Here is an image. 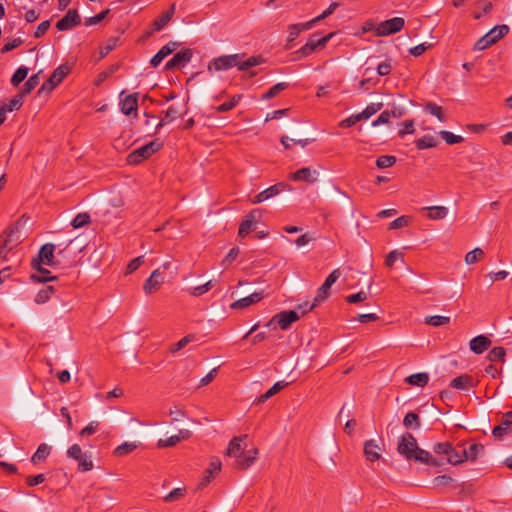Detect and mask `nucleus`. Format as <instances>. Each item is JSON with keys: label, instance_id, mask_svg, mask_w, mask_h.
<instances>
[{"label": "nucleus", "instance_id": "15", "mask_svg": "<svg viewBox=\"0 0 512 512\" xmlns=\"http://www.w3.org/2000/svg\"><path fill=\"white\" fill-rule=\"evenodd\" d=\"M275 319H278V325L282 330H287L299 319V314L295 310L281 311L275 315Z\"/></svg>", "mask_w": 512, "mask_h": 512}, {"label": "nucleus", "instance_id": "23", "mask_svg": "<svg viewBox=\"0 0 512 512\" xmlns=\"http://www.w3.org/2000/svg\"><path fill=\"white\" fill-rule=\"evenodd\" d=\"M258 449L254 448L247 452L243 451L242 458L236 460V467L239 469H247L257 459Z\"/></svg>", "mask_w": 512, "mask_h": 512}, {"label": "nucleus", "instance_id": "64", "mask_svg": "<svg viewBox=\"0 0 512 512\" xmlns=\"http://www.w3.org/2000/svg\"><path fill=\"white\" fill-rule=\"evenodd\" d=\"M239 253H240V250L237 246H234L233 248H231L230 251L228 252V254L226 255V257L223 259L222 265L223 266L230 265L238 257Z\"/></svg>", "mask_w": 512, "mask_h": 512}, {"label": "nucleus", "instance_id": "44", "mask_svg": "<svg viewBox=\"0 0 512 512\" xmlns=\"http://www.w3.org/2000/svg\"><path fill=\"white\" fill-rule=\"evenodd\" d=\"M424 110L437 117L441 122H444L446 119H445V116H444V113H443V109L441 106L433 103V102H428L425 107H424Z\"/></svg>", "mask_w": 512, "mask_h": 512}, {"label": "nucleus", "instance_id": "16", "mask_svg": "<svg viewBox=\"0 0 512 512\" xmlns=\"http://www.w3.org/2000/svg\"><path fill=\"white\" fill-rule=\"evenodd\" d=\"M246 438L247 435L233 437L228 444L226 455L229 457H235L236 460L242 458L244 449L241 446V442Z\"/></svg>", "mask_w": 512, "mask_h": 512}, {"label": "nucleus", "instance_id": "39", "mask_svg": "<svg viewBox=\"0 0 512 512\" xmlns=\"http://www.w3.org/2000/svg\"><path fill=\"white\" fill-rule=\"evenodd\" d=\"M289 87L287 82H279L272 86L267 92L262 95L263 100H269L277 96L280 92L284 91Z\"/></svg>", "mask_w": 512, "mask_h": 512}, {"label": "nucleus", "instance_id": "26", "mask_svg": "<svg viewBox=\"0 0 512 512\" xmlns=\"http://www.w3.org/2000/svg\"><path fill=\"white\" fill-rule=\"evenodd\" d=\"M180 115L181 114H180L179 110L176 107L170 106L167 109V111L165 112L164 117L157 124V126L155 128V133H157L166 124H169L172 121H174L175 119H177Z\"/></svg>", "mask_w": 512, "mask_h": 512}, {"label": "nucleus", "instance_id": "37", "mask_svg": "<svg viewBox=\"0 0 512 512\" xmlns=\"http://www.w3.org/2000/svg\"><path fill=\"white\" fill-rule=\"evenodd\" d=\"M379 319H380V316L377 312L361 313V312L354 311V321H357L360 324L376 322Z\"/></svg>", "mask_w": 512, "mask_h": 512}, {"label": "nucleus", "instance_id": "28", "mask_svg": "<svg viewBox=\"0 0 512 512\" xmlns=\"http://www.w3.org/2000/svg\"><path fill=\"white\" fill-rule=\"evenodd\" d=\"M411 460H415L424 464L437 465V462L433 458V456L429 452L419 448L418 446L417 449L415 450V453L412 454Z\"/></svg>", "mask_w": 512, "mask_h": 512}, {"label": "nucleus", "instance_id": "7", "mask_svg": "<svg viewBox=\"0 0 512 512\" xmlns=\"http://www.w3.org/2000/svg\"><path fill=\"white\" fill-rule=\"evenodd\" d=\"M19 225V222L10 225L7 230L0 235V243H3V246H9L13 249L22 242Z\"/></svg>", "mask_w": 512, "mask_h": 512}, {"label": "nucleus", "instance_id": "21", "mask_svg": "<svg viewBox=\"0 0 512 512\" xmlns=\"http://www.w3.org/2000/svg\"><path fill=\"white\" fill-rule=\"evenodd\" d=\"M176 5L173 3L169 9L165 12H163L158 18H156L152 22V27L156 31L162 30L172 19L173 15L175 14Z\"/></svg>", "mask_w": 512, "mask_h": 512}, {"label": "nucleus", "instance_id": "57", "mask_svg": "<svg viewBox=\"0 0 512 512\" xmlns=\"http://www.w3.org/2000/svg\"><path fill=\"white\" fill-rule=\"evenodd\" d=\"M221 467V461L218 458H212L205 473L215 477L221 471Z\"/></svg>", "mask_w": 512, "mask_h": 512}, {"label": "nucleus", "instance_id": "35", "mask_svg": "<svg viewBox=\"0 0 512 512\" xmlns=\"http://www.w3.org/2000/svg\"><path fill=\"white\" fill-rule=\"evenodd\" d=\"M362 276H363V282H364V285L367 288V291L360 290V291L354 293V305H357L360 302L368 299L369 290H370V287L372 285L371 277L366 276L365 274H363Z\"/></svg>", "mask_w": 512, "mask_h": 512}, {"label": "nucleus", "instance_id": "48", "mask_svg": "<svg viewBox=\"0 0 512 512\" xmlns=\"http://www.w3.org/2000/svg\"><path fill=\"white\" fill-rule=\"evenodd\" d=\"M136 448H137V444L135 442H125L115 448L114 455L118 456V457H122V456H125V455L131 453Z\"/></svg>", "mask_w": 512, "mask_h": 512}, {"label": "nucleus", "instance_id": "5", "mask_svg": "<svg viewBox=\"0 0 512 512\" xmlns=\"http://www.w3.org/2000/svg\"><path fill=\"white\" fill-rule=\"evenodd\" d=\"M67 456L78 462V470L81 472L91 471L94 467L91 456L83 453L78 444H73L68 448Z\"/></svg>", "mask_w": 512, "mask_h": 512}, {"label": "nucleus", "instance_id": "2", "mask_svg": "<svg viewBox=\"0 0 512 512\" xmlns=\"http://www.w3.org/2000/svg\"><path fill=\"white\" fill-rule=\"evenodd\" d=\"M264 62L262 56H251L244 60V54L223 55L214 58L208 64V71H225L232 67H237L239 71H246L254 66Z\"/></svg>", "mask_w": 512, "mask_h": 512}, {"label": "nucleus", "instance_id": "19", "mask_svg": "<svg viewBox=\"0 0 512 512\" xmlns=\"http://www.w3.org/2000/svg\"><path fill=\"white\" fill-rule=\"evenodd\" d=\"M469 345L474 353L482 354L491 346V340L485 335H478L470 341Z\"/></svg>", "mask_w": 512, "mask_h": 512}, {"label": "nucleus", "instance_id": "63", "mask_svg": "<svg viewBox=\"0 0 512 512\" xmlns=\"http://www.w3.org/2000/svg\"><path fill=\"white\" fill-rule=\"evenodd\" d=\"M177 443H179V438L177 435H173L167 439H159L157 442L158 448H167V447H173Z\"/></svg>", "mask_w": 512, "mask_h": 512}, {"label": "nucleus", "instance_id": "22", "mask_svg": "<svg viewBox=\"0 0 512 512\" xmlns=\"http://www.w3.org/2000/svg\"><path fill=\"white\" fill-rule=\"evenodd\" d=\"M313 25H314V21H308L306 23L290 25L288 27L289 35L287 38V48H291L289 44L291 42H293L302 31L311 29L313 27Z\"/></svg>", "mask_w": 512, "mask_h": 512}, {"label": "nucleus", "instance_id": "53", "mask_svg": "<svg viewBox=\"0 0 512 512\" xmlns=\"http://www.w3.org/2000/svg\"><path fill=\"white\" fill-rule=\"evenodd\" d=\"M506 351L503 347H494L488 353L487 358L491 361H504Z\"/></svg>", "mask_w": 512, "mask_h": 512}, {"label": "nucleus", "instance_id": "25", "mask_svg": "<svg viewBox=\"0 0 512 512\" xmlns=\"http://www.w3.org/2000/svg\"><path fill=\"white\" fill-rule=\"evenodd\" d=\"M383 107L381 102L369 104L362 112L354 116V123L361 120H367Z\"/></svg>", "mask_w": 512, "mask_h": 512}, {"label": "nucleus", "instance_id": "20", "mask_svg": "<svg viewBox=\"0 0 512 512\" xmlns=\"http://www.w3.org/2000/svg\"><path fill=\"white\" fill-rule=\"evenodd\" d=\"M69 72L70 67L67 64H62L59 67H57L48 78L49 86L51 88H55L56 86H58L63 81V79L68 75Z\"/></svg>", "mask_w": 512, "mask_h": 512}, {"label": "nucleus", "instance_id": "14", "mask_svg": "<svg viewBox=\"0 0 512 512\" xmlns=\"http://www.w3.org/2000/svg\"><path fill=\"white\" fill-rule=\"evenodd\" d=\"M319 172L309 167H303L291 175L293 181H304L307 183H314L317 181Z\"/></svg>", "mask_w": 512, "mask_h": 512}, {"label": "nucleus", "instance_id": "61", "mask_svg": "<svg viewBox=\"0 0 512 512\" xmlns=\"http://www.w3.org/2000/svg\"><path fill=\"white\" fill-rule=\"evenodd\" d=\"M194 336L193 335H187L185 337H183L182 339H180L177 343L173 344L171 347H170V352L171 353H176L178 351H180L181 349H183L188 343H190L192 340H193Z\"/></svg>", "mask_w": 512, "mask_h": 512}, {"label": "nucleus", "instance_id": "34", "mask_svg": "<svg viewBox=\"0 0 512 512\" xmlns=\"http://www.w3.org/2000/svg\"><path fill=\"white\" fill-rule=\"evenodd\" d=\"M509 32V27L505 24L494 26L489 32H487V36L490 38L493 44L503 38Z\"/></svg>", "mask_w": 512, "mask_h": 512}, {"label": "nucleus", "instance_id": "43", "mask_svg": "<svg viewBox=\"0 0 512 512\" xmlns=\"http://www.w3.org/2000/svg\"><path fill=\"white\" fill-rule=\"evenodd\" d=\"M484 451V446L479 443H474L469 446V448L465 447V461L466 460H475L479 454Z\"/></svg>", "mask_w": 512, "mask_h": 512}, {"label": "nucleus", "instance_id": "56", "mask_svg": "<svg viewBox=\"0 0 512 512\" xmlns=\"http://www.w3.org/2000/svg\"><path fill=\"white\" fill-rule=\"evenodd\" d=\"M119 68L118 64L111 65L107 70L101 72L97 79L95 80V85L99 86L102 82H104L108 77H110L113 73H115Z\"/></svg>", "mask_w": 512, "mask_h": 512}, {"label": "nucleus", "instance_id": "46", "mask_svg": "<svg viewBox=\"0 0 512 512\" xmlns=\"http://www.w3.org/2000/svg\"><path fill=\"white\" fill-rule=\"evenodd\" d=\"M403 424L406 428L418 429L420 427V417L414 412L405 415Z\"/></svg>", "mask_w": 512, "mask_h": 512}, {"label": "nucleus", "instance_id": "17", "mask_svg": "<svg viewBox=\"0 0 512 512\" xmlns=\"http://www.w3.org/2000/svg\"><path fill=\"white\" fill-rule=\"evenodd\" d=\"M263 297H264V292L263 291L254 292V293H252L251 295H249L247 297H244V298H241V299L235 301L231 305V308H233V309H244V308H247L250 305L258 303L259 301H261L263 299Z\"/></svg>", "mask_w": 512, "mask_h": 512}, {"label": "nucleus", "instance_id": "40", "mask_svg": "<svg viewBox=\"0 0 512 512\" xmlns=\"http://www.w3.org/2000/svg\"><path fill=\"white\" fill-rule=\"evenodd\" d=\"M350 409L345 405L342 406L338 414V421L345 420V432L350 435L352 433V420L349 419Z\"/></svg>", "mask_w": 512, "mask_h": 512}, {"label": "nucleus", "instance_id": "54", "mask_svg": "<svg viewBox=\"0 0 512 512\" xmlns=\"http://www.w3.org/2000/svg\"><path fill=\"white\" fill-rule=\"evenodd\" d=\"M396 163V157L392 155H382L376 160L378 168H389Z\"/></svg>", "mask_w": 512, "mask_h": 512}, {"label": "nucleus", "instance_id": "10", "mask_svg": "<svg viewBox=\"0 0 512 512\" xmlns=\"http://www.w3.org/2000/svg\"><path fill=\"white\" fill-rule=\"evenodd\" d=\"M416 449L417 441L412 434L405 433L399 438L397 451L408 460H411V456Z\"/></svg>", "mask_w": 512, "mask_h": 512}, {"label": "nucleus", "instance_id": "38", "mask_svg": "<svg viewBox=\"0 0 512 512\" xmlns=\"http://www.w3.org/2000/svg\"><path fill=\"white\" fill-rule=\"evenodd\" d=\"M23 104V96L18 93L13 98L9 100L8 103H4L0 109H4V114L6 115L7 112H12L14 110H18Z\"/></svg>", "mask_w": 512, "mask_h": 512}, {"label": "nucleus", "instance_id": "3", "mask_svg": "<svg viewBox=\"0 0 512 512\" xmlns=\"http://www.w3.org/2000/svg\"><path fill=\"white\" fill-rule=\"evenodd\" d=\"M433 451L438 455L446 457L448 463L457 465L465 461V444L462 442L452 445L449 442L437 443L433 447Z\"/></svg>", "mask_w": 512, "mask_h": 512}, {"label": "nucleus", "instance_id": "4", "mask_svg": "<svg viewBox=\"0 0 512 512\" xmlns=\"http://www.w3.org/2000/svg\"><path fill=\"white\" fill-rule=\"evenodd\" d=\"M163 146V143L158 139L152 140L146 145H143L127 156V162L129 164L137 165L150 158L153 154L158 152Z\"/></svg>", "mask_w": 512, "mask_h": 512}, {"label": "nucleus", "instance_id": "51", "mask_svg": "<svg viewBox=\"0 0 512 512\" xmlns=\"http://www.w3.org/2000/svg\"><path fill=\"white\" fill-rule=\"evenodd\" d=\"M483 256L484 251L481 248L477 247L465 255V263L467 265H472L479 261L480 259H482Z\"/></svg>", "mask_w": 512, "mask_h": 512}, {"label": "nucleus", "instance_id": "58", "mask_svg": "<svg viewBox=\"0 0 512 512\" xmlns=\"http://www.w3.org/2000/svg\"><path fill=\"white\" fill-rule=\"evenodd\" d=\"M410 219L409 216H400L389 224V229L394 230L406 227L410 223Z\"/></svg>", "mask_w": 512, "mask_h": 512}, {"label": "nucleus", "instance_id": "30", "mask_svg": "<svg viewBox=\"0 0 512 512\" xmlns=\"http://www.w3.org/2000/svg\"><path fill=\"white\" fill-rule=\"evenodd\" d=\"M378 445L374 440H369L364 445V455L369 461H376L380 458V454L378 453Z\"/></svg>", "mask_w": 512, "mask_h": 512}, {"label": "nucleus", "instance_id": "9", "mask_svg": "<svg viewBox=\"0 0 512 512\" xmlns=\"http://www.w3.org/2000/svg\"><path fill=\"white\" fill-rule=\"evenodd\" d=\"M286 189L291 190V187L284 182L276 183V184L270 186L269 188L261 191L257 195H255L254 198L251 199V202L253 204L262 203V202L269 200V199L273 198L274 196L280 194L281 192L285 191Z\"/></svg>", "mask_w": 512, "mask_h": 512}, {"label": "nucleus", "instance_id": "11", "mask_svg": "<svg viewBox=\"0 0 512 512\" xmlns=\"http://www.w3.org/2000/svg\"><path fill=\"white\" fill-rule=\"evenodd\" d=\"M262 213L260 209H253L242 219L239 229L238 236L244 238L247 236L254 227L255 222H257Z\"/></svg>", "mask_w": 512, "mask_h": 512}, {"label": "nucleus", "instance_id": "50", "mask_svg": "<svg viewBox=\"0 0 512 512\" xmlns=\"http://www.w3.org/2000/svg\"><path fill=\"white\" fill-rule=\"evenodd\" d=\"M404 263V254L398 250L391 251L385 259L387 267L392 268L396 262Z\"/></svg>", "mask_w": 512, "mask_h": 512}, {"label": "nucleus", "instance_id": "47", "mask_svg": "<svg viewBox=\"0 0 512 512\" xmlns=\"http://www.w3.org/2000/svg\"><path fill=\"white\" fill-rule=\"evenodd\" d=\"M91 223V217L87 212L77 214L71 222L73 228L78 229Z\"/></svg>", "mask_w": 512, "mask_h": 512}, {"label": "nucleus", "instance_id": "42", "mask_svg": "<svg viewBox=\"0 0 512 512\" xmlns=\"http://www.w3.org/2000/svg\"><path fill=\"white\" fill-rule=\"evenodd\" d=\"M243 95L242 94H236L234 95L230 101L228 102H225V103H222L221 105H219L218 107H216V111L219 112V113H224V112H227V111H230L232 110L233 108H235L238 103L240 102V100L242 99Z\"/></svg>", "mask_w": 512, "mask_h": 512}, {"label": "nucleus", "instance_id": "60", "mask_svg": "<svg viewBox=\"0 0 512 512\" xmlns=\"http://www.w3.org/2000/svg\"><path fill=\"white\" fill-rule=\"evenodd\" d=\"M185 495V489L184 488H174L172 491H170L165 497V502H174L181 497Z\"/></svg>", "mask_w": 512, "mask_h": 512}, {"label": "nucleus", "instance_id": "49", "mask_svg": "<svg viewBox=\"0 0 512 512\" xmlns=\"http://www.w3.org/2000/svg\"><path fill=\"white\" fill-rule=\"evenodd\" d=\"M440 137L449 145L462 143L464 138L460 135H455L450 131L441 130L439 132Z\"/></svg>", "mask_w": 512, "mask_h": 512}, {"label": "nucleus", "instance_id": "18", "mask_svg": "<svg viewBox=\"0 0 512 512\" xmlns=\"http://www.w3.org/2000/svg\"><path fill=\"white\" fill-rule=\"evenodd\" d=\"M121 112L124 115H130L138 109V93L127 95L120 101Z\"/></svg>", "mask_w": 512, "mask_h": 512}, {"label": "nucleus", "instance_id": "41", "mask_svg": "<svg viewBox=\"0 0 512 512\" xmlns=\"http://www.w3.org/2000/svg\"><path fill=\"white\" fill-rule=\"evenodd\" d=\"M416 147L419 150L434 148L437 146V140L432 135H425L424 137L415 141Z\"/></svg>", "mask_w": 512, "mask_h": 512}, {"label": "nucleus", "instance_id": "24", "mask_svg": "<svg viewBox=\"0 0 512 512\" xmlns=\"http://www.w3.org/2000/svg\"><path fill=\"white\" fill-rule=\"evenodd\" d=\"M450 386L457 390H468L475 386V381L472 376L469 375H461L454 378Z\"/></svg>", "mask_w": 512, "mask_h": 512}, {"label": "nucleus", "instance_id": "45", "mask_svg": "<svg viewBox=\"0 0 512 512\" xmlns=\"http://www.w3.org/2000/svg\"><path fill=\"white\" fill-rule=\"evenodd\" d=\"M28 72H29V69L27 67H25V66L19 67L15 71V73L12 75L11 84L14 87L19 86L20 83L23 82L25 80V78L27 77Z\"/></svg>", "mask_w": 512, "mask_h": 512}, {"label": "nucleus", "instance_id": "36", "mask_svg": "<svg viewBox=\"0 0 512 512\" xmlns=\"http://www.w3.org/2000/svg\"><path fill=\"white\" fill-rule=\"evenodd\" d=\"M41 71L29 77V79L24 83L22 89L20 90V94L25 97L30 94L32 90H34L39 85V75Z\"/></svg>", "mask_w": 512, "mask_h": 512}, {"label": "nucleus", "instance_id": "8", "mask_svg": "<svg viewBox=\"0 0 512 512\" xmlns=\"http://www.w3.org/2000/svg\"><path fill=\"white\" fill-rule=\"evenodd\" d=\"M405 21L402 17H394L381 22L376 28L377 36H388L399 32L404 27Z\"/></svg>", "mask_w": 512, "mask_h": 512}, {"label": "nucleus", "instance_id": "1", "mask_svg": "<svg viewBox=\"0 0 512 512\" xmlns=\"http://www.w3.org/2000/svg\"><path fill=\"white\" fill-rule=\"evenodd\" d=\"M56 246L52 243H46L44 244L36 257H34L31 260V266L34 270L39 272L41 275L32 274L30 276V279L33 282L38 283H45V282H55L58 283L60 281L59 276H52L51 272L42 267V264L48 265V266H54L55 263V252Z\"/></svg>", "mask_w": 512, "mask_h": 512}, {"label": "nucleus", "instance_id": "59", "mask_svg": "<svg viewBox=\"0 0 512 512\" xmlns=\"http://www.w3.org/2000/svg\"><path fill=\"white\" fill-rule=\"evenodd\" d=\"M109 12H110V10L106 9V10H103L102 12H100L99 14H97L95 16L86 18L85 19V25L86 26H92V25H96V24L100 23L103 19L106 18V16L109 14Z\"/></svg>", "mask_w": 512, "mask_h": 512}, {"label": "nucleus", "instance_id": "32", "mask_svg": "<svg viewBox=\"0 0 512 512\" xmlns=\"http://www.w3.org/2000/svg\"><path fill=\"white\" fill-rule=\"evenodd\" d=\"M405 381L412 386L424 387L429 382V374L425 372L412 374Z\"/></svg>", "mask_w": 512, "mask_h": 512}, {"label": "nucleus", "instance_id": "27", "mask_svg": "<svg viewBox=\"0 0 512 512\" xmlns=\"http://www.w3.org/2000/svg\"><path fill=\"white\" fill-rule=\"evenodd\" d=\"M58 291V285L56 284H52V285H48L46 286L44 289H41L36 297H35V302L37 304H44L46 303L53 294H55L56 292Z\"/></svg>", "mask_w": 512, "mask_h": 512}, {"label": "nucleus", "instance_id": "31", "mask_svg": "<svg viewBox=\"0 0 512 512\" xmlns=\"http://www.w3.org/2000/svg\"><path fill=\"white\" fill-rule=\"evenodd\" d=\"M193 53L189 48L183 49L174 54L172 57L177 65V67L186 66L192 59Z\"/></svg>", "mask_w": 512, "mask_h": 512}, {"label": "nucleus", "instance_id": "55", "mask_svg": "<svg viewBox=\"0 0 512 512\" xmlns=\"http://www.w3.org/2000/svg\"><path fill=\"white\" fill-rule=\"evenodd\" d=\"M171 54V50L168 48H161L150 60L152 67H157L163 61L165 57Z\"/></svg>", "mask_w": 512, "mask_h": 512}, {"label": "nucleus", "instance_id": "62", "mask_svg": "<svg viewBox=\"0 0 512 512\" xmlns=\"http://www.w3.org/2000/svg\"><path fill=\"white\" fill-rule=\"evenodd\" d=\"M330 286H327V284L323 283L317 290V294L314 298V301L317 302V303H320L322 301H324L328 295H329V290H330Z\"/></svg>", "mask_w": 512, "mask_h": 512}, {"label": "nucleus", "instance_id": "12", "mask_svg": "<svg viewBox=\"0 0 512 512\" xmlns=\"http://www.w3.org/2000/svg\"><path fill=\"white\" fill-rule=\"evenodd\" d=\"M81 23V18L76 9H70L66 15L56 23V28L59 31H67Z\"/></svg>", "mask_w": 512, "mask_h": 512}, {"label": "nucleus", "instance_id": "6", "mask_svg": "<svg viewBox=\"0 0 512 512\" xmlns=\"http://www.w3.org/2000/svg\"><path fill=\"white\" fill-rule=\"evenodd\" d=\"M333 34H327L326 36L320 37L317 33L310 36L304 46H302L296 53L301 57L308 56L313 53L319 46H325V44L332 38Z\"/></svg>", "mask_w": 512, "mask_h": 512}, {"label": "nucleus", "instance_id": "52", "mask_svg": "<svg viewBox=\"0 0 512 512\" xmlns=\"http://www.w3.org/2000/svg\"><path fill=\"white\" fill-rule=\"evenodd\" d=\"M449 322H450V317H447V316L434 315V316H427L425 318V323L427 325H431V326H435V327L448 324Z\"/></svg>", "mask_w": 512, "mask_h": 512}, {"label": "nucleus", "instance_id": "13", "mask_svg": "<svg viewBox=\"0 0 512 512\" xmlns=\"http://www.w3.org/2000/svg\"><path fill=\"white\" fill-rule=\"evenodd\" d=\"M164 283L163 273L159 269L154 270L149 278L143 285V290L146 294H152L158 291L161 285Z\"/></svg>", "mask_w": 512, "mask_h": 512}, {"label": "nucleus", "instance_id": "29", "mask_svg": "<svg viewBox=\"0 0 512 512\" xmlns=\"http://www.w3.org/2000/svg\"><path fill=\"white\" fill-rule=\"evenodd\" d=\"M51 447L46 443H42L38 446L36 452L31 457V462L34 464L40 463L47 459L50 455Z\"/></svg>", "mask_w": 512, "mask_h": 512}, {"label": "nucleus", "instance_id": "33", "mask_svg": "<svg viewBox=\"0 0 512 512\" xmlns=\"http://www.w3.org/2000/svg\"><path fill=\"white\" fill-rule=\"evenodd\" d=\"M422 210L428 211L427 217L431 220L444 219L448 214V209L444 206L425 207Z\"/></svg>", "mask_w": 512, "mask_h": 512}]
</instances>
